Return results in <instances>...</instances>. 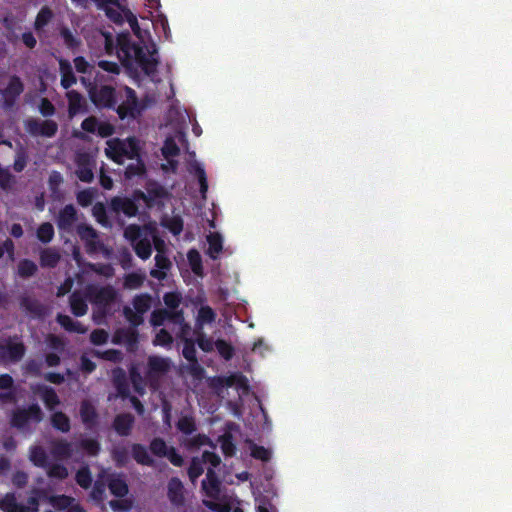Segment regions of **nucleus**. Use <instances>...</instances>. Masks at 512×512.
<instances>
[{"label": "nucleus", "mask_w": 512, "mask_h": 512, "mask_svg": "<svg viewBox=\"0 0 512 512\" xmlns=\"http://www.w3.org/2000/svg\"><path fill=\"white\" fill-rule=\"evenodd\" d=\"M106 155L119 165L124 163V158L134 160L140 155L139 141L136 137L115 140L113 144L109 145V149H106Z\"/></svg>", "instance_id": "f257e3e1"}, {"label": "nucleus", "mask_w": 512, "mask_h": 512, "mask_svg": "<svg viewBox=\"0 0 512 512\" xmlns=\"http://www.w3.org/2000/svg\"><path fill=\"white\" fill-rule=\"evenodd\" d=\"M92 103L100 109H114L117 104L116 90L112 85H92L88 89Z\"/></svg>", "instance_id": "f03ea898"}, {"label": "nucleus", "mask_w": 512, "mask_h": 512, "mask_svg": "<svg viewBox=\"0 0 512 512\" xmlns=\"http://www.w3.org/2000/svg\"><path fill=\"white\" fill-rule=\"evenodd\" d=\"M86 298L100 310L105 311L117 298L116 290L110 286H94L86 287Z\"/></svg>", "instance_id": "7ed1b4c3"}, {"label": "nucleus", "mask_w": 512, "mask_h": 512, "mask_svg": "<svg viewBox=\"0 0 512 512\" xmlns=\"http://www.w3.org/2000/svg\"><path fill=\"white\" fill-rule=\"evenodd\" d=\"M124 92L125 99L114 109L121 120L126 118L136 119L144 110V105L139 102L135 90L131 87L125 86Z\"/></svg>", "instance_id": "20e7f679"}, {"label": "nucleus", "mask_w": 512, "mask_h": 512, "mask_svg": "<svg viewBox=\"0 0 512 512\" xmlns=\"http://www.w3.org/2000/svg\"><path fill=\"white\" fill-rule=\"evenodd\" d=\"M42 419L43 412L40 406L34 403L27 408L16 409L11 417V425L17 429H24L30 421L39 423Z\"/></svg>", "instance_id": "39448f33"}, {"label": "nucleus", "mask_w": 512, "mask_h": 512, "mask_svg": "<svg viewBox=\"0 0 512 512\" xmlns=\"http://www.w3.org/2000/svg\"><path fill=\"white\" fill-rule=\"evenodd\" d=\"M168 321L180 326L178 337L184 342L182 352H196L194 350V340L190 337L191 327L185 322L183 310H168Z\"/></svg>", "instance_id": "423d86ee"}, {"label": "nucleus", "mask_w": 512, "mask_h": 512, "mask_svg": "<svg viewBox=\"0 0 512 512\" xmlns=\"http://www.w3.org/2000/svg\"><path fill=\"white\" fill-rule=\"evenodd\" d=\"M23 91L24 84L21 78L17 75H12L7 86L4 89H0V94L3 97L2 108L5 110L13 108Z\"/></svg>", "instance_id": "0eeeda50"}, {"label": "nucleus", "mask_w": 512, "mask_h": 512, "mask_svg": "<svg viewBox=\"0 0 512 512\" xmlns=\"http://www.w3.org/2000/svg\"><path fill=\"white\" fill-rule=\"evenodd\" d=\"M25 129L32 136H42L51 138L54 137L58 131V124L51 119L40 121L35 118L25 120Z\"/></svg>", "instance_id": "6e6552de"}, {"label": "nucleus", "mask_w": 512, "mask_h": 512, "mask_svg": "<svg viewBox=\"0 0 512 512\" xmlns=\"http://www.w3.org/2000/svg\"><path fill=\"white\" fill-rule=\"evenodd\" d=\"M136 200L134 197L131 199L129 197L114 196L110 200L109 207L116 214L123 213L126 217H135L139 212Z\"/></svg>", "instance_id": "1a4fd4ad"}, {"label": "nucleus", "mask_w": 512, "mask_h": 512, "mask_svg": "<svg viewBox=\"0 0 512 512\" xmlns=\"http://www.w3.org/2000/svg\"><path fill=\"white\" fill-rule=\"evenodd\" d=\"M79 415L85 428L93 431L97 428L99 422V414L96 407L89 400H82L79 408Z\"/></svg>", "instance_id": "9d476101"}, {"label": "nucleus", "mask_w": 512, "mask_h": 512, "mask_svg": "<svg viewBox=\"0 0 512 512\" xmlns=\"http://www.w3.org/2000/svg\"><path fill=\"white\" fill-rule=\"evenodd\" d=\"M77 219L76 208L72 204H67L59 211L56 224L60 231L70 233Z\"/></svg>", "instance_id": "9b49d317"}, {"label": "nucleus", "mask_w": 512, "mask_h": 512, "mask_svg": "<svg viewBox=\"0 0 512 512\" xmlns=\"http://www.w3.org/2000/svg\"><path fill=\"white\" fill-rule=\"evenodd\" d=\"M166 197L167 191L163 186L157 183L150 185L147 188L146 193L141 190L134 191V198L144 201L148 207H152L157 200L164 199Z\"/></svg>", "instance_id": "f8f14e48"}, {"label": "nucleus", "mask_w": 512, "mask_h": 512, "mask_svg": "<svg viewBox=\"0 0 512 512\" xmlns=\"http://www.w3.org/2000/svg\"><path fill=\"white\" fill-rule=\"evenodd\" d=\"M184 485L178 477H172L167 484V497L170 503L176 507L185 505Z\"/></svg>", "instance_id": "ddd939ff"}, {"label": "nucleus", "mask_w": 512, "mask_h": 512, "mask_svg": "<svg viewBox=\"0 0 512 512\" xmlns=\"http://www.w3.org/2000/svg\"><path fill=\"white\" fill-rule=\"evenodd\" d=\"M106 483L110 493L117 498H123L129 493L128 484L122 474H107Z\"/></svg>", "instance_id": "4468645a"}, {"label": "nucleus", "mask_w": 512, "mask_h": 512, "mask_svg": "<svg viewBox=\"0 0 512 512\" xmlns=\"http://www.w3.org/2000/svg\"><path fill=\"white\" fill-rule=\"evenodd\" d=\"M134 423L135 417L131 413H120L115 416L112 426L119 436L127 437L131 434Z\"/></svg>", "instance_id": "2eb2a0df"}, {"label": "nucleus", "mask_w": 512, "mask_h": 512, "mask_svg": "<svg viewBox=\"0 0 512 512\" xmlns=\"http://www.w3.org/2000/svg\"><path fill=\"white\" fill-rule=\"evenodd\" d=\"M226 389L235 388L240 396L243 397L250 393V385L248 378L241 372H234L225 378Z\"/></svg>", "instance_id": "dca6fc26"}, {"label": "nucleus", "mask_w": 512, "mask_h": 512, "mask_svg": "<svg viewBox=\"0 0 512 512\" xmlns=\"http://www.w3.org/2000/svg\"><path fill=\"white\" fill-rule=\"evenodd\" d=\"M99 6L103 7L106 13V16L116 24L123 23L122 11L125 12L119 0H98Z\"/></svg>", "instance_id": "f3484780"}, {"label": "nucleus", "mask_w": 512, "mask_h": 512, "mask_svg": "<svg viewBox=\"0 0 512 512\" xmlns=\"http://www.w3.org/2000/svg\"><path fill=\"white\" fill-rule=\"evenodd\" d=\"M162 242L156 243L157 254L155 255V265L158 269L151 270L150 274L156 279H163L165 277V270L171 267L170 259L161 251L160 246Z\"/></svg>", "instance_id": "a211bd4d"}, {"label": "nucleus", "mask_w": 512, "mask_h": 512, "mask_svg": "<svg viewBox=\"0 0 512 512\" xmlns=\"http://www.w3.org/2000/svg\"><path fill=\"white\" fill-rule=\"evenodd\" d=\"M112 381L117 393L122 398L129 397L130 389L125 371L118 367L112 372Z\"/></svg>", "instance_id": "6ab92c4d"}, {"label": "nucleus", "mask_w": 512, "mask_h": 512, "mask_svg": "<svg viewBox=\"0 0 512 512\" xmlns=\"http://www.w3.org/2000/svg\"><path fill=\"white\" fill-rule=\"evenodd\" d=\"M59 71L61 75V86L64 89H69L76 84L77 79L73 72L71 63L66 59H59Z\"/></svg>", "instance_id": "aec40b11"}, {"label": "nucleus", "mask_w": 512, "mask_h": 512, "mask_svg": "<svg viewBox=\"0 0 512 512\" xmlns=\"http://www.w3.org/2000/svg\"><path fill=\"white\" fill-rule=\"evenodd\" d=\"M87 301L86 294L82 296L79 291H74L69 297L71 312L76 317L84 316L88 311Z\"/></svg>", "instance_id": "412c9836"}, {"label": "nucleus", "mask_w": 512, "mask_h": 512, "mask_svg": "<svg viewBox=\"0 0 512 512\" xmlns=\"http://www.w3.org/2000/svg\"><path fill=\"white\" fill-rule=\"evenodd\" d=\"M131 456L139 465L152 467L155 464L154 459L149 455L147 448L143 444H132Z\"/></svg>", "instance_id": "4be33fe9"}, {"label": "nucleus", "mask_w": 512, "mask_h": 512, "mask_svg": "<svg viewBox=\"0 0 512 512\" xmlns=\"http://www.w3.org/2000/svg\"><path fill=\"white\" fill-rule=\"evenodd\" d=\"M60 254L56 248L48 247L40 251V265L43 268H54L60 261Z\"/></svg>", "instance_id": "5701e85b"}, {"label": "nucleus", "mask_w": 512, "mask_h": 512, "mask_svg": "<svg viewBox=\"0 0 512 512\" xmlns=\"http://www.w3.org/2000/svg\"><path fill=\"white\" fill-rule=\"evenodd\" d=\"M68 100V113L71 117L84 110V99L76 90H70L66 93Z\"/></svg>", "instance_id": "b1692460"}, {"label": "nucleus", "mask_w": 512, "mask_h": 512, "mask_svg": "<svg viewBox=\"0 0 512 512\" xmlns=\"http://www.w3.org/2000/svg\"><path fill=\"white\" fill-rule=\"evenodd\" d=\"M0 509L4 512H29V508L17 503L16 497L13 493H7L0 500Z\"/></svg>", "instance_id": "393cba45"}, {"label": "nucleus", "mask_w": 512, "mask_h": 512, "mask_svg": "<svg viewBox=\"0 0 512 512\" xmlns=\"http://www.w3.org/2000/svg\"><path fill=\"white\" fill-rule=\"evenodd\" d=\"M51 453L56 458H70L73 453L72 445L66 440H55L51 445Z\"/></svg>", "instance_id": "a878e982"}, {"label": "nucleus", "mask_w": 512, "mask_h": 512, "mask_svg": "<svg viewBox=\"0 0 512 512\" xmlns=\"http://www.w3.org/2000/svg\"><path fill=\"white\" fill-rule=\"evenodd\" d=\"M56 321L68 332L85 333L86 328L79 321H74L70 316L59 313Z\"/></svg>", "instance_id": "bb28decb"}, {"label": "nucleus", "mask_w": 512, "mask_h": 512, "mask_svg": "<svg viewBox=\"0 0 512 512\" xmlns=\"http://www.w3.org/2000/svg\"><path fill=\"white\" fill-rule=\"evenodd\" d=\"M203 489L206 490L208 496L213 497L220 491V482L212 468L206 473V480L202 482Z\"/></svg>", "instance_id": "cd10ccee"}, {"label": "nucleus", "mask_w": 512, "mask_h": 512, "mask_svg": "<svg viewBox=\"0 0 512 512\" xmlns=\"http://www.w3.org/2000/svg\"><path fill=\"white\" fill-rule=\"evenodd\" d=\"M51 425L54 429L67 433L71 429V423L69 417L62 411H56L51 415Z\"/></svg>", "instance_id": "c85d7f7f"}, {"label": "nucleus", "mask_w": 512, "mask_h": 512, "mask_svg": "<svg viewBox=\"0 0 512 512\" xmlns=\"http://www.w3.org/2000/svg\"><path fill=\"white\" fill-rule=\"evenodd\" d=\"M149 375L152 376L154 373L163 374L169 371L170 362L168 359L151 356L148 361Z\"/></svg>", "instance_id": "c756f323"}, {"label": "nucleus", "mask_w": 512, "mask_h": 512, "mask_svg": "<svg viewBox=\"0 0 512 512\" xmlns=\"http://www.w3.org/2000/svg\"><path fill=\"white\" fill-rule=\"evenodd\" d=\"M208 242V255L212 259H217L218 255L223 249V239L219 233H211L207 237Z\"/></svg>", "instance_id": "7c9ffc66"}, {"label": "nucleus", "mask_w": 512, "mask_h": 512, "mask_svg": "<svg viewBox=\"0 0 512 512\" xmlns=\"http://www.w3.org/2000/svg\"><path fill=\"white\" fill-rule=\"evenodd\" d=\"M41 398L48 410H54L59 404L60 399L56 391L49 386H44L41 389Z\"/></svg>", "instance_id": "2f4dec72"}, {"label": "nucleus", "mask_w": 512, "mask_h": 512, "mask_svg": "<svg viewBox=\"0 0 512 512\" xmlns=\"http://www.w3.org/2000/svg\"><path fill=\"white\" fill-rule=\"evenodd\" d=\"M106 476L103 473L99 474L97 480L94 482L92 486V490L90 493V496L93 500L97 502H101L104 499L105 496V490H106Z\"/></svg>", "instance_id": "473e14b6"}, {"label": "nucleus", "mask_w": 512, "mask_h": 512, "mask_svg": "<svg viewBox=\"0 0 512 512\" xmlns=\"http://www.w3.org/2000/svg\"><path fill=\"white\" fill-rule=\"evenodd\" d=\"M132 247L136 255L142 260L149 259L152 254V245L147 237H144L143 239L136 241L135 243L132 244Z\"/></svg>", "instance_id": "72a5a7b5"}, {"label": "nucleus", "mask_w": 512, "mask_h": 512, "mask_svg": "<svg viewBox=\"0 0 512 512\" xmlns=\"http://www.w3.org/2000/svg\"><path fill=\"white\" fill-rule=\"evenodd\" d=\"M30 460L37 467L47 468L48 466L47 453L41 446H32L30 448Z\"/></svg>", "instance_id": "f704fd0d"}, {"label": "nucleus", "mask_w": 512, "mask_h": 512, "mask_svg": "<svg viewBox=\"0 0 512 512\" xmlns=\"http://www.w3.org/2000/svg\"><path fill=\"white\" fill-rule=\"evenodd\" d=\"M134 160H136V162L130 163L125 169L124 176L126 179H133L134 177L141 176L146 172L145 163L141 158V155H139L137 158H134Z\"/></svg>", "instance_id": "c9c22d12"}, {"label": "nucleus", "mask_w": 512, "mask_h": 512, "mask_svg": "<svg viewBox=\"0 0 512 512\" xmlns=\"http://www.w3.org/2000/svg\"><path fill=\"white\" fill-rule=\"evenodd\" d=\"M184 358L190 362L189 373L196 380H202L205 376V369L198 363L197 354H183Z\"/></svg>", "instance_id": "e433bc0d"}, {"label": "nucleus", "mask_w": 512, "mask_h": 512, "mask_svg": "<svg viewBox=\"0 0 512 512\" xmlns=\"http://www.w3.org/2000/svg\"><path fill=\"white\" fill-rule=\"evenodd\" d=\"M54 235V227L50 222L40 224L36 230V237L43 244L50 243L53 240Z\"/></svg>", "instance_id": "4c0bfd02"}, {"label": "nucleus", "mask_w": 512, "mask_h": 512, "mask_svg": "<svg viewBox=\"0 0 512 512\" xmlns=\"http://www.w3.org/2000/svg\"><path fill=\"white\" fill-rule=\"evenodd\" d=\"M171 446H168L166 441L161 437H155L150 441L149 450L150 452L159 458H164Z\"/></svg>", "instance_id": "58836bf2"}, {"label": "nucleus", "mask_w": 512, "mask_h": 512, "mask_svg": "<svg viewBox=\"0 0 512 512\" xmlns=\"http://www.w3.org/2000/svg\"><path fill=\"white\" fill-rule=\"evenodd\" d=\"M129 374L134 391L138 393L140 396H143L145 393V381L137 366L132 365L129 370Z\"/></svg>", "instance_id": "ea45409f"}, {"label": "nucleus", "mask_w": 512, "mask_h": 512, "mask_svg": "<svg viewBox=\"0 0 512 512\" xmlns=\"http://www.w3.org/2000/svg\"><path fill=\"white\" fill-rule=\"evenodd\" d=\"M76 483L83 489H88L92 485V474L87 465L80 467L75 475Z\"/></svg>", "instance_id": "a19ab883"}, {"label": "nucleus", "mask_w": 512, "mask_h": 512, "mask_svg": "<svg viewBox=\"0 0 512 512\" xmlns=\"http://www.w3.org/2000/svg\"><path fill=\"white\" fill-rule=\"evenodd\" d=\"M187 259L191 270L195 275H203V265L200 253L196 249H191L187 253Z\"/></svg>", "instance_id": "79ce46f5"}, {"label": "nucleus", "mask_w": 512, "mask_h": 512, "mask_svg": "<svg viewBox=\"0 0 512 512\" xmlns=\"http://www.w3.org/2000/svg\"><path fill=\"white\" fill-rule=\"evenodd\" d=\"M76 175L78 179L82 182L90 183L93 181L94 174L88 161L84 162L82 158L79 159Z\"/></svg>", "instance_id": "37998d69"}, {"label": "nucleus", "mask_w": 512, "mask_h": 512, "mask_svg": "<svg viewBox=\"0 0 512 512\" xmlns=\"http://www.w3.org/2000/svg\"><path fill=\"white\" fill-rule=\"evenodd\" d=\"M18 275L22 278H29L36 274L38 267L30 259H22L18 263Z\"/></svg>", "instance_id": "c03bdc74"}, {"label": "nucleus", "mask_w": 512, "mask_h": 512, "mask_svg": "<svg viewBox=\"0 0 512 512\" xmlns=\"http://www.w3.org/2000/svg\"><path fill=\"white\" fill-rule=\"evenodd\" d=\"M21 307L27 312L34 314L36 316H41L43 314V305L36 299L30 297H23L21 299Z\"/></svg>", "instance_id": "a18cd8bd"}, {"label": "nucleus", "mask_w": 512, "mask_h": 512, "mask_svg": "<svg viewBox=\"0 0 512 512\" xmlns=\"http://www.w3.org/2000/svg\"><path fill=\"white\" fill-rule=\"evenodd\" d=\"M176 427L181 433L185 435H191L197 429L194 418L189 415H185L179 418L176 423Z\"/></svg>", "instance_id": "49530a36"}, {"label": "nucleus", "mask_w": 512, "mask_h": 512, "mask_svg": "<svg viewBox=\"0 0 512 512\" xmlns=\"http://www.w3.org/2000/svg\"><path fill=\"white\" fill-rule=\"evenodd\" d=\"M60 36L63 39L64 45L70 50L78 48L81 44V40L77 38L68 27H62L60 29Z\"/></svg>", "instance_id": "de8ad7c7"}, {"label": "nucleus", "mask_w": 512, "mask_h": 512, "mask_svg": "<svg viewBox=\"0 0 512 512\" xmlns=\"http://www.w3.org/2000/svg\"><path fill=\"white\" fill-rule=\"evenodd\" d=\"M192 169L195 172V175L197 176L199 185H200V193L202 197L206 198V193L208 191V182H207V176L204 168L197 162L191 165Z\"/></svg>", "instance_id": "09e8293b"}, {"label": "nucleus", "mask_w": 512, "mask_h": 512, "mask_svg": "<svg viewBox=\"0 0 512 512\" xmlns=\"http://www.w3.org/2000/svg\"><path fill=\"white\" fill-rule=\"evenodd\" d=\"M133 307L138 314L146 313L151 307V296L149 294L135 296L133 299Z\"/></svg>", "instance_id": "8fccbe9b"}, {"label": "nucleus", "mask_w": 512, "mask_h": 512, "mask_svg": "<svg viewBox=\"0 0 512 512\" xmlns=\"http://www.w3.org/2000/svg\"><path fill=\"white\" fill-rule=\"evenodd\" d=\"M92 215L96 221L104 227L110 226V222L107 216V210L102 202H97L92 208Z\"/></svg>", "instance_id": "3c124183"}, {"label": "nucleus", "mask_w": 512, "mask_h": 512, "mask_svg": "<svg viewBox=\"0 0 512 512\" xmlns=\"http://www.w3.org/2000/svg\"><path fill=\"white\" fill-rule=\"evenodd\" d=\"M52 17V10L47 6L42 7L38 12L34 22L35 29L39 30L45 27L51 21Z\"/></svg>", "instance_id": "603ef678"}, {"label": "nucleus", "mask_w": 512, "mask_h": 512, "mask_svg": "<svg viewBox=\"0 0 512 512\" xmlns=\"http://www.w3.org/2000/svg\"><path fill=\"white\" fill-rule=\"evenodd\" d=\"M190 337L194 340V345L197 343L203 352H212V342L206 338L201 331H192Z\"/></svg>", "instance_id": "864d4df0"}, {"label": "nucleus", "mask_w": 512, "mask_h": 512, "mask_svg": "<svg viewBox=\"0 0 512 512\" xmlns=\"http://www.w3.org/2000/svg\"><path fill=\"white\" fill-rule=\"evenodd\" d=\"M47 475L50 478H55L58 480H64L68 477V469L63 464H48Z\"/></svg>", "instance_id": "5fc2aeb1"}, {"label": "nucleus", "mask_w": 512, "mask_h": 512, "mask_svg": "<svg viewBox=\"0 0 512 512\" xmlns=\"http://www.w3.org/2000/svg\"><path fill=\"white\" fill-rule=\"evenodd\" d=\"M75 69L78 73L93 75L95 67L91 65L83 56H77L73 60Z\"/></svg>", "instance_id": "6e6d98bb"}, {"label": "nucleus", "mask_w": 512, "mask_h": 512, "mask_svg": "<svg viewBox=\"0 0 512 512\" xmlns=\"http://www.w3.org/2000/svg\"><path fill=\"white\" fill-rule=\"evenodd\" d=\"M124 237L130 241L131 245L144 238L142 237V229L137 224L128 225L124 230Z\"/></svg>", "instance_id": "4d7b16f0"}, {"label": "nucleus", "mask_w": 512, "mask_h": 512, "mask_svg": "<svg viewBox=\"0 0 512 512\" xmlns=\"http://www.w3.org/2000/svg\"><path fill=\"white\" fill-rule=\"evenodd\" d=\"M76 232L83 242L88 241V239L91 238H97L98 234L97 231L91 225L84 223L79 224L77 226Z\"/></svg>", "instance_id": "13d9d810"}, {"label": "nucleus", "mask_w": 512, "mask_h": 512, "mask_svg": "<svg viewBox=\"0 0 512 512\" xmlns=\"http://www.w3.org/2000/svg\"><path fill=\"white\" fill-rule=\"evenodd\" d=\"M169 312L168 309H156L151 313L150 322L152 326L159 327L164 325L165 321H168Z\"/></svg>", "instance_id": "bf43d9fd"}, {"label": "nucleus", "mask_w": 512, "mask_h": 512, "mask_svg": "<svg viewBox=\"0 0 512 512\" xmlns=\"http://www.w3.org/2000/svg\"><path fill=\"white\" fill-rule=\"evenodd\" d=\"M216 314L210 306H202L198 311L197 322L199 324L211 323L215 320Z\"/></svg>", "instance_id": "052dcab7"}, {"label": "nucleus", "mask_w": 512, "mask_h": 512, "mask_svg": "<svg viewBox=\"0 0 512 512\" xmlns=\"http://www.w3.org/2000/svg\"><path fill=\"white\" fill-rule=\"evenodd\" d=\"M162 154L165 158L176 157L180 154V148L172 138H167L162 147Z\"/></svg>", "instance_id": "680f3d73"}, {"label": "nucleus", "mask_w": 512, "mask_h": 512, "mask_svg": "<svg viewBox=\"0 0 512 512\" xmlns=\"http://www.w3.org/2000/svg\"><path fill=\"white\" fill-rule=\"evenodd\" d=\"M182 297L178 292H167L163 296L164 304L168 310L178 309L181 303Z\"/></svg>", "instance_id": "e2e57ef3"}, {"label": "nucleus", "mask_w": 512, "mask_h": 512, "mask_svg": "<svg viewBox=\"0 0 512 512\" xmlns=\"http://www.w3.org/2000/svg\"><path fill=\"white\" fill-rule=\"evenodd\" d=\"M144 277L138 273L132 272L125 276L124 286L129 289H137L142 286Z\"/></svg>", "instance_id": "0e129e2a"}, {"label": "nucleus", "mask_w": 512, "mask_h": 512, "mask_svg": "<svg viewBox=\"0 0 512 512\" xmlns=\"http://www.w3.org/2000/svg\"><path fill=\"white\" fill-rule=\"evenodd\" d=\"M112 458L118 467H123L128 462V450L126 447H116L112 450Z\"/></svg>", "instance_id": "69168bd1"}, {"label": "nucleus", "mask_w": 512, "mask_h": 512, "mask_svg": "<svg viewBox=\"0 0 512 512\" xmlns=\"http://www.w3.org/2000/svg\"><path fill=\"white\" fill-rule=\"evenodd\" d=\"M204 472L202 461H200L198 458H193L189 468H188V476L191 481H195L197 478H199Z\"/></svg>", "instance_id": "338daca9"}, {"label": "nucleus", "mask_w": 512, "mask_h": 512, "mask_svg": "<svg viewBox=\"0 0 512 512\" xmlns=\"http://www.w3.org/2000/svg\"><path fill=\"white\" fill-rule=\"evenodd\" d=\"M94 197L95 194L92 189L81 190L76 195L77 202L82 207L90 206L93 202Z\"/></svg>", "instance_id": "774afa93"}]
</instances>
